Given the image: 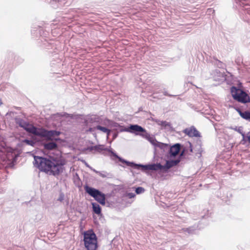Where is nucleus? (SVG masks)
<instances>
[{"instance_id": "29", "label": "nucleus", "mask_w": 250, "mask_h": 250, "mask_svg": "<svg viewBox=\"0 0 250 250\" xmlns=\"http://www.w3.org/2000/svg\"><path fill=\"white\" fill-rule=\"evenodd\" d=\"M235 109L239 113V115L241 116V113H242L243 111L238 107H234Z\"/></svg>"}, {"instance_id": "3", "label": "nucleus", "mask_w": 250, "mask_h": 250, "mask_svg": "<svg viewBox=\"0 0 250 250\" xmlns=\"http://www.w3.org/2000/svg\"><path fill=\"white\" fill-rule=\"evenodd\" d=\"M83 241L84 246L87 250H96L97 249V237L92 229L84 232Z\"/></svg>"}, {"instance_id": "21", "label": "nucleus", "mask_w": 250, "mask_h": 250, "mask_svg": "<svg viewBox=\"0 0 250 250\" xmlns=\"http://www.w3.org/2000/svg\"><path fill=\"white\" fill-rule=\"evenodd\" d=\"M155 147H159L165 151L166 149L168 147V146L167 144H164L158 141L156 145L155 146Z\"/></svg>"}, {"instance_id": "17", "label": "nucleus", "mask_w": 250, "mask_h": 250, "mask_svg": "<svg viewBox=\"0 0 250 250\" xmlns=\"http://www.w3.org/2000/svg\"><path fill=\"white\" fill-rule=\"evenodd\" d=\"M109 126L111 128H112L113 129L115 130H117V129L118 128H120V130L122 128H125L123 126L121 125L118 123L115 122L114 121H109Z\"/></svg>"}, {"instance_id": "35", "label": "nucleus", "mask_w": 250, "mask_h": 250, "mask_svg": "<svg viewBox=\"0 0 250 250\" xmlns=\"http://www.w3.org/2000/svg\"><path fill=\"white\" fill-rule=\"evenodd\" d=\"M91 169L92 170L95 172H96V173H98L99 174V172H100V171H97L96 170H95L94 169H93L92 168Z\"/></svg>"}, {"instance_id": "16", "label": "nucleus", "mask_w": 250, "mask_h": 250, "mask_svg": "<svg viewBox=\"0 0 250 250\" xmlns=\"http://www.w3.org/2000/svg\"><path fill=\"white\" fill-rule=\"evenodd\" d=\"M143 138L146 139L154 147L158 142L155 138L150 136V135L147 132L146 133Z\"/></svg>"}, {"instance_id": "22", "label": "nucleus", "mask_w": 250, "mask_h": 250, "mask_svg": "<svg viewBox=\"0 0 250 250\" xmlns=\"http://www.w3.org/2000/svg\"><path fill=\"white\" fill-rule=\"evenodd\" d=\"M243 119L250 120V112L249 111H245L241 113L240 116Z\"/></svg>"}, {"instance_id": "10", "label": "nucleus", "mask_w": 250, "mask_h": 250, "mask_svg": "<svg viewBox=\"0 0 250 250\" xmlns=\"http://www.w3.org/2000/svg\"><path fill=\"white\" fill-rule=\"evenodd\" d=\"M94 150H96L99 152H101L103 150L107 151L111 153L112 156L118 159L119 161H121V159L122 157L117 155L116 153H115L111 148H108L107 147H104V145H97L94 146Z\"/></svg>"}, {"instance_id": "18", "label": "nucleus", "mask_w": 250, "mask_h": 250, "mask_svg": "<svg viewBox=\"0 0 250 250\" xmlns=\"http://www.w3.org/2000/svg\"><path fill=\"white\" fill-rule=\"evenodd\" d=\"M197 227H198L191 226V227H189L187 228H183L181 229V230L183 232H185V234H192L194 232V231L196 229Z\"/></svg>"}, {"instance_id": "6", "label": "nucleus", "mask_w": 250, "mask_h": 250, "mask_svg": "<svg viewBox=\"0 0 250 250\" xmlns=\"http://www.w3.org/2000/svg\"><path fill=\"white\" fill-rule=\"evenodd\" d=\"M15 122L17 125L23 128L27 132L33 134L34 135L38 136L40 128H37L19 117H16L15 118Z\"/></svg>"}, {"instance_id": "7", "label": "nucleus", "mask_w": 250, "mask_h": 250, "mask_svg": "<svg viewBox=\"0 0 250 250\" xmlns=\"http://www.w3.org/2000/svg\"><path fill=\"white\" fill-rule=\"evenodd\" d=\"M120 132H128L136 135H140L143 137L146 131L145 128L138 125H130L127 127L122 128Z\"/></svg>"}, {"instance_id": "41", "label": "nucleus", "mask_w": 250, "mask_h": 250, "mask_svg": "<svg viewBox=\"0 0 250 250\" xmlns=\"http://www.w3.org/2000/svg\"><path fill=\"white\" fill-rule=\"evenodd\" d=\"M218 64H220V65H221L222 63H218Z\"/></svg>"}, {"instance_id": "5", "label": "nucleus", "mask_w": 250, "mask_h": 250, "mask_svg": "<svg viewBox=\"0 0 250 250\" xmlns=\"http://www.w3.org/2000/svg\"><path fill=\"white\" fill-rule=\"evenodd\" d=\"M85 192L102 205H105V195L100 190L86 185L84 187Z\"/></svg>"}, {"instance_id": "27", "label": "nucleus", "mask_w": 250, "mask_h": 250, "mask_svg": "<svg viewBox=\"0 0 250 250\" xmlns=\"http://www.w3.org/2000/svg\"><path fill=\"white\" fill-rule=\"evenodd\" d=\"M163 93L165 96H169V97H176V95H171V94H168L167 91L165 90H164V91L163 92Z\"/></svg>"}, {"instance_id": "33", "label": "nucleus", "mask_w": 250, "mask_h": 250, "mask_svg": "<svg viewBox=\"0 0 250 250\" xmlns=\"http://www.w3.org/2000/svg\"><path fill=\"white\" fill-rule=\"evenodd\" d=\"M247 139H248V141H249V142L250 144V132L247 134Z\"/></svg>"}, {"instance_id": "4", "label": "nucleus", "mask_w": 250, "mask_h": 250, "mask_svg": "<svg viewBox=\"0 0 250 250\" xmlns=\"http://www.w3.org/2000/svg\"><path fill=\"white\" fill-rule=\"evenodd\" d=\"M230 92L233 98L243 104L250 103V97L243 90L232 86L230 88Z\"/></svg>"}, {"instance_id": "12", "label": "nucleus", "mask_w": 250, "mask_h": 250, "mask_svg": "<svg viewBox=\"0 0 250 250\" xmlns=\"http://www.w3.org/2000/svg\"><path fill=\"white\" fill-rule=\"evenodd\" d=\"M225 71L223 68H221V69L216 68L214 70H212L211 75L213 77L217 76V78H214L215 80L218 81H222L224 77Z\"/></svg>"}, {"instance_id": "14", "label": "nucleus", "mask_w": 250, "mask_h": 250, "mask_svg": "<svg viewBox=\"0 0 250 250\" xmlns=\"http://www.w3.org/2000/svg\"><path fill=\"white\" fill-rule=\"evenodd\" d=\"M44 148L48 150H52L57 148L58 146L56 143L51 141L43 144Z\"/></svg>"}, {"instance_id": "2", "label": "nucleus", "mask_w": 250, "mask_h": 250, "mask_svg": "<svg viewBox=\"0 0 250 250\" xmlns=\"http://www.w3.org/2000/svg\"><path fill=\"white\" fill-rule=\"evenodd\" d=\"M120 162L123 164H125L126 166L137 169H141L143 172H145L147 170H159V168L161 167V164L160 163L148 164L146 165H143L141 164H138L133 162L128 161L123 158L121 159Z\"/></svg>"}, {"instance_id": "15", "label": "nucleus", "mask_w": 250, "mask_h": 250, "mask_svg": "<svg viewBox=\"0 0 250 250\" xmlns=\"http://www.w3.org/2000/svg\"><path fill=\"white\" fill-rule=\"evenodd\" d=\"M92 209L94 213L100 215L101 214L102 209L100 206L97 203H92Z\"/></svg>"}, {"instance_id": "19", "label": "nucleus", "mask_w": 250, "mask_h": 250, "mask_svg": "<svg viewBox=\"0 0 250 250\" xmlns=\"http://www.w3.org/2000/svg\"><path fill=\"white\" fill-rule=\"evenodd\" d=\"M95 128L104 133H105L107 135V137L110 135V133L111 132V130L110 129H109L105 127L102 126L100 125H97L95 127Z\"/></svg>"}, {"instance_id": "1", "label": "nucleus", "mask_w": 250, "mask_h": 250, "mask_svg": "<svg viewBox=\"0 0 250 250\" xmlns=\"http://www.w3.org/2000/svg\"><path fill=\"white\" fill-rule=\"evenodd\" d=\"M65 161L53 157L34 156V166L41 171L49 175L58 176L64 170Z\"/></svg>"}, {"instance_id": "38", "label": "nucleus", "mask_w": 250, "mask_h": 250, "mask_svg": "<svg viewBox=\"0 0 250 250\" xmlns=\"http://www.w3.org/2000/svg\"><path fill=\"white\" fill-rule=\"evenodd\" d=\"M85 165L87 167H89L90 169H92V167H90L87 164H86Z\"/></svg>"}, {"instance_id": "40", "label": "nucleus", "mask_w": 250, "mask_h": 250, "mask_svg": "<svg viewBox=\"0 0 250 250\" xmlns=\"http://www.w3.org/2000/svg\"><path fill=\"white\" fill-rule=\"evenodd\" d=\"M53 1H57V0H53ZM57 1H59V0H57Z\"/></svg>"}, {"instance_id": "32", "label": "nucleus", "mask_w": 250, "mask_h": 250, "mask_svg": "<svg viewBox=\"0 0 250 250\" xmlns=\"http://www.w3.org/2000/svg\"><path fill=\"white\" fill-rule=\"evenodd\" d=\"M118 133L117 132H114L113 133V139H115V138H117V137L118 136Z\"/></svg>"}, {"instance_id": "26", "label": "nucleus", "mask_w": 250, "mask_h": 250, "mask_svg": "<svg viewBox=\"0 0 250 250\" xmlns=\"http://www.w3.org/2000/svg\"><path fill=\"white\" fill-rule=\"evenodd\" d=\"M64 195L63 193L62 192L60 194V195L58 199V200L60 202H62L64 200Z\"/></svg>"}, {"instance_id": "23", "label": "nucleus", "mask_w": 250, "mask_h": 250, "mask_svg": "<svg viewBox=\"0 0 250 250\" xmlns=\"http://www.w3.org/2000/svg\"><path fill=\"white\" fill-rule=\"evenodd\" d=\"M231 129L239 132L240 134L242 135V136L243 137V138L244 137L245 134L243 132V128L242 126H239V127L235 126V127H231Z\"/></svg>"}, {"instance_id": "39", "label": "nucleus", "mask_w": 250, "mask_h": 250, "mask_svg": "<svg viewBox=\"0 0 250 250\" xmlns=\"http://www.w3.org/2000/svg\"><path fill=\"white\" fill-rule=\"evenodd\" d=\"M1 104H2L1 100V99H0V105H1Z\"/></svg>"}, {"instance_id": "36", "label": "nucleus", "mask_w": 250, "mask_h": 250, "mask_svg": "<svg viewBox=\"0 0 250 250\" xmlns=\"http://www.w3.org/2000/svg\"><path fill=\"white\" fill-rule=\"evenodd\" d=\"M189 146L190 147V151L192 152V147H191V144L190 143H189Z\"/></svg>"}, {"instance_id": "13", "label": "nucleus", "mask_w": 250, "mask_h": 250, "mask_svg": "<svg viewBox=\"0 0 250 250\" xmlns=\"http://www.w3.org/2000/svg\"><path fill=\"white\" fill-rule=\"evenodd\" d=\"M181 145L179 143L175 144L172 146L169 149V154L171 157L176 156L179 152Z\"/></svg>"}, {"instance_id": "30", "label": "nucleus", "mask_w": 250, "mask_h": 250, "mask_svg": "<svg viewBox=\"0 0 250 250\" xmlns=\"http://www.w3.org/2000/svg\"><path fill=\"white\" fill-rule=\"evenodd\" d=\"M86 150H88V151H92V150H94V146H88V147H87L86 148Z\"/></svg>"}, {"instance_id": "9", "label": "nucleus", "mask_w": 250, "mask_h": 250, "mask_svg": "<svg viewBox=\"0 0 250 250\" xmlns=\"http://www.w3.org/2000/svg\"><path fill=\"white\" fill-rule=\"evenodd\" d=\"M180 161L181 159L180 158L175 160L167 161L165 165H161V167L159 168V170L164 172H167L172 167L178 165L180 163Z\"/></svg>"}, {"instance_id": "11", "label": "nucleus", "mask_w": 250, "mask_h": 250, "mask_svg": "<svg viewBox=\"0 0 250 250\" xmlns=\"http://www.w3.org/2000/svg\"><path fill=\"white\" fill-rule=\"evenodd\" d=\"M183 132L188 135L190 137H200V133L196 129L194 126H192L190 127L186 128L183 130Z\"/></svg>"}, {"instance_id": "8", "label": "nucleus", "mask_w": 250, "mask_h": 250, "mask_svg": "<svg viewBox=\"0 0 250 250\" xmlns=\"http://www.w3.org/2000/svg\"><path fill=\"white\" fill-rule=\"evenodd\" d=\"M61 132L55 130H48L43 128H40L37 136L44 137L47 139L51 140L55 136H58Z\"/></svg>"}, {"instance_id": "24", "label": "nucleus", "mask_w": 250, "mask_h": 250, "mask_svg": "<svg viewBox=\"0 0 250 250\" xmlns=\"http://www.w3.org/2000/svg\"><path fill=\"white\" fill-rule=\"evenodd\" d=\"M22 142L25 143L27 145L32 146H34L36 144L35 142H34V141H33L32 140H28L27 139L23 140L22 141Z\"/></svg>"}, {"instance_id": "20", "label": "nucleus", "mask_w": 250, "mask_h": 250, "mask_svg": "<svg viewBox=\"0 0 250 250\" xmlns=\"http://www.w3.org/2000/svg\"><path fill=\"white\" fill-rule=\"evenodd\" d=\"M159 125H161L163 128L167 130H170L172 129L171 124L167 121H161Z\"/></svg>"}, {"instance_id": "31", "label": "nucleus", "mask_w": 250, "mask_h": 250, "mask_svg": "<svg viewBox=\"0 0 250 250\" xmlns=\"http://www.w3.org/2000/svg\"><path fill=\"white\" fill-rule=\"evenodd\" d=\"M99 174L100 176L103 178L106 177V175L105 173H103V172L100 171V172H99Z\"/></svg>"}, {"instance_id": "37", "label": "nucleus", "mask_w": 250, "mask_h": 250, "mask_svg": "<svg viewBox=\"0 0 250 250\" xmlns=\"http://www.w3.org/2000/svg\"><path fill=\"white\" fill-rule=\"evenodd\" d=\"M89 130L90 131H91V132L93 131V128H89Z\"/></svg>"}, {"instance_id": "34", "label": "nucleus", "mask_w": 250, "mask_h": 250, "mask_svg": "<svg viewBox=\"0 0 250 250\" xmlns=\"http://www.w3.org/2000/svg\"><path fill=\"white\" fill-rule=\"evenodd\" d=\"M184 153H185V149H184L181 153L180 154V157L184 155Z\"/></svg>"}, {"instance_id": "28", "label": "nucleus", "mask_w": 250, "mask_h": 250, "mask_svg": "<svg viewBox=\"0 0 250 250\" xmlns=\"http://www.w3.org/2000/svg\"><path fill=\"white\" fill-rule=\"evenodd\" d=\"M127 196L129 198L131 199L135 196V194L132 192L128 193Z\"/></svg>"}, {"instance_id": "25", "label": "nucleus", "mask_w": 250, "mask_h": 250, "mask_svg": "<svg viewBox=\"0 0 250 250\" xmlns=\"http://www.w3.org/2000/svg\"><path fill=\"white\" fill-rule=\"evenodd\" d=\"M135 191L137 194H139L144 193L145 191V189L142 187H138L135 188Z\"/></svg>"}]
</instances>
